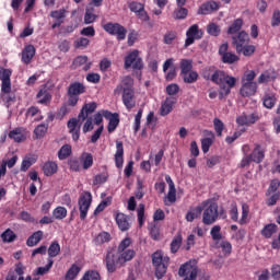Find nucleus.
Instances as JSON below:
<instances>
[{"mask_svg":"<svg viewBox=\"0 0 280 280\" xmlns=\"http://www.w3.org/2000/svg\"><path fill=\"white\" fill-rule=\"evenodd\" d=\"M265 158L266 154L264 153V150H261V144H256L254 150L249 154V159H252L253 163H261Z\"/></svg>","mask_w":280,"mask_h":280,"instance_id":"nucleus-29","label":"nucleus"},{"mask_svg":"<svg viewBox=\"0 0 280 280\" xmlns=\"http://www.w3.org/2000/svg\"><path fill=\"white\" fill-rule=\"evenodd\" d=\"M50 18L52 19L51 30H56L57 27H61L67 19V10L59 9L50 12Z\"/></svg>","mask_w":280,"mask_h":280,"instance_id":"nucleus-13","label":"nucleus"},{"mask_svg":"<svg viewBox=\"0 0 280 280\" xmlns=\"http://www.w3.org/2000/svg\"><path fill=\"white\" fill-rule=\"evenodd\" d=\"M141 117H143V109H139L135 116L133 132L137 135L141 130Z\"/></svg>","mask_w":280,"mask_h":280,"instance_id":"nucleus-53","label":"nucleus"},{"mask_svg":"<svg viewBox=\"0 0 280 280\" xmlns=\"http://www.w3.org/2000/svg\"><path fill=\"white\" fill-rule=\"evenodd\" d=\"M115 165L118 170L124 167V142L116 141Z\"/></svg>","mask_w":280,"mask_h":280,"instance_id":"nucleus-25","label":"nucleus"},{"mask_svg":"<svg viewBox=\"0 0 280 280\" xmlns=\"http://www.w3.org/2000/svg\"><path fill=\"white\" fill-rule=\"evenodd\" d=\"M280 25V10H276L271 18V27H279Z\"/></svg>","mask_w":280,"mask_h":280,"instance_id":"nucleus-64","label":"nucleus"},{"mask_svg":"<svg viewBox=\"0 0 280 280\" xmlns=\"http://www.w3.org/2000/svg\"><path fill=\"white\" fill-rule=\"evenodd\" d=\"M174 40H176V32L168 31L167 33H165L164 39H163L164 45H172Z\"/></svg>","mask_w":280,"mask_h":280,"instance_id":"nucleus-63","label":"nucleus"},{"mask_svg":"<svg viewBox=\"0 0 280 280\" xmlns=\"http://www.w3.org/2000/svg\"><path fill=\"white\" fill-rule=\"evenodd\" d=\"M130 244H132V238L130 237L124 238L118 245V248H117L118 254L122 255V253H126L128 248H130Z\"/></svg>","mask_w":280,"mask_h":280,"instance_id":"nucleus-51","label":"nucleus"},{"mask_svg":"<svg viewBox=\"0 0 280 280\" xmlns=\"http://www.w3.org/2000/svg\"><path fill=\"white\" fill-rule=\"evenodd\" d=\"M205 36V32L198 26V24H192L186 32V39L184 47L187 48L194 45L196 40H200Z\"/></svg>","mask_w":280,"mask_h":280,"instance_id":"nucleus-8","label":"nucleus"},{"mask_svg":"<svg viewBox=\"0 0 280 280\" xmlns=\"http://www.w3.org/2000/svg\"><path fill=\"white\" fill-rule=\"evenodd\" d=\"M257 83H242L240 89V95L242 97H253L257 95Z\"/></svg>","mask_w":280,"mask_h":280,"instance_id":"nucleus-21","label":"nucleus"},{"mask_svg":"<svg viewBox=\"0 0 280 280\" xmlns=\"http://www.w3.org/2000/svg\"><path fill=\"white\" fill-rule=\"evenodd\" d=\"M9 139H13L15 143H23L26 141L27 136L25 135V129L23 127H18L9 132Z\"/></svg>","mask_w":280,"mask_h":280,"instance_id":"nucleus-22","label":"nucleus"},{"mask_svg":"<svg viewBox=\"0 0 280 280\" xmlns=\"http://www.w3.org/2000/svg\"><path fill=\"white\" fill-rule=\"evenodd\" d=\"M103 30L110 36H116L117 40H126V35L128 34V30L119 23L108 22L103 25Z\"/></svg>","mask_w":280,"mask_h":280,"instance_id":"nucleus-6","label":"nucleus"},{"mask_svg":"<svg viewBox=\"0 0 280 280\" xmlns=\"http://www.w3.org/2000/svg\"><path fill=\"white\" fill-rule=\"evenodd\" d=\"M255 45H245L242 50H236L237 54H243V56H253L255 54Z\"/></svg>","mask_w":280,"mask_h":280,"instance_id":"nucleus-59","label":"nucleus"},{"mask_svg":"<svg viewBox=\"0 0 280 280\" xmlns=\"http://www.w3.org/2000/svg\"><path fill=\"white\" fill-rule=\"evenodd\" d=\"M248 213H250V208L248 207V203L242 205V218L238 221V224L244 225L248 224Z\"/></svg>","mask_w":280,"mask_h":280,"instance_id":"nucleus-50","label":"nucleus"},{"mask_svg":"<svg viewBox=\"0 0 280 280\" xmlns=\"http://www.w3.org/2000/svg\"><path fill=\"white\" fill-rule=\"evenodd\" d=\"M81 280H102V276H100V272L95 270H89L85 271Z\"/></svg>","mask_w":280,"mask_h":280,"instance_id":"nucleus-55","label":"nucleus"},{"mask_svg":"<svg viewBox=\"0 0 280 280\" xmlns=\"http://www.w3.org/2000/svg\"><path fill=\"white\" fill-rule=\"evenodd\" d=\"M213 126L217 132V137H222V132L224 131V122L220 118H214Z\"/></svg>","mask_w":280,"mask_h":280,"instance_id":"nucleus-56","label":"nucleus"},{"mask_svg":"<svg viewBox=\"0 0 280 280\" xmlns=\"http://www.w3.org/2000/svg\"><path fill=\"white\" fill-rule=\"evenodd\" d=\"M278 230L279 228L277 226V224L269 223L262 228V230L260 231V235H262L265 240H270V237H272V235H275Z\"/></svg>","mask_w":280,"mask_h":280,"instance_id":"nucleus-31","label":"nucleus"},{"mask_svg":"<svg viewBox=\"0 0 280 280\" xmlns=\"http://www.w3.org/2000/svg\"><path fill=\"white\" fill-rule=\"evenodd\" d=\"M279 187H280L279 179L271 180V183L266 191V196H272V194H279V191H278Z\"/></svg>","mask_w":280,"mask_h":280,"instance_id":"nucleus-54","label":"nucleus"},{"mask_svg":"<svg viewBox=\"0 0 280 280\" xmlns=\"http://www.w3.org/2000/svg\"><path fill=\"white\" fill-rule=\"evenodd\" d=\"M34 56H36V48L34 47V45H26L22 50V62L24 65H30V62H32V60L34 59Z\"/></svg>","mask_w":280,"mask_h":280,"instance_id":"nucleus-23","label":"nucleus"},{"mask_svg":"<svg viewBox=\"0 0 280 280\" xmlns=\"http://www.w3.org/2000/svg\"><path fill=\"white\" fill-rule=\"evenodd\" d=\"M103 116L105 119H108V126H107V131L115 132L117 130V126H119V114L117 113H110L109 110H104Z\"/></svg>","mask_w":280,"mask_h":280,"instance_id":"nucleus-16","label":"nucleus"},{"mask_svg":"<svg viewBox=\"0 0 280 280\" xmlns=\"http://www.w3.org/2000/svg\"><path fill=\"white\" fill-rule=\"evenodd\" d=\"M47 130H49V125L40 124L34 129V135L36 139H43L45 135H47Z\"/></svg>","mask_w":280,"mask_h":280,"instance_id":"nucleus-46","label":"nucleus"},{"mask_svg":"<svg viewBox=\"0 0 280 280\" xmlns=\"http://www.w3.org/2000/svg\"><path fill=\"white\" fill-rule=\"evenodd\" d=\"M163 71L164 73H166L165 75L166 82H172V80L176 79V68L174 67V58H168L164 61Z\"/></svg>","mask_w":280,"mask_h":280,"instance_id":"nucleus-18","label":"nucleus"},{"mask_svg":"<svg viewBox=\"0 0 280 280\" xmlns=\"http://www.w3.org/2000/svg\"><path fill=\"white\" fill-rule=\"evenodd\" d=\"M55 220H65L67 218V208L59 206L52 211Z\"/></svg>","mask_w":280,"mask_h":280,"instance_id":"nucleus-52","label":"nucleus"},{"mask_svg":"<svg viewBox=\"0 0 280 280\" xmlns=\"http://www.w3.org/2000/svg\"><path fill=\"white\" fill-rule=\"evenodd\" d=\"M180 91V86L176 83H171L166 86V94L171 97H174V95H177V93Z\"/></svg>","mask_w":280,"mask_h":280,"instance_id":"nucleus-60","label":"nucleus"},{"mask_svg":"<svg viewBox=\"0 0 280 280\" xmlns=\"http://www.w3.org/2000/svg\"><path fill=\"white\" fill-rule=\"evenodd\" d=\"M80 163L82 165V170H91V167H93V154L89 152H83L80 155Z\"/></svg>","mask_w":280,"mask_h":280,"instance_id":"nucleus-30","label":"nucleus"},{"mask_svg":"<svg viewBox=\"0 0 280 280\" xmlns=\"http://www.w3.org/2000/svg\"><path fill=\"white\" fill-rule=\"evenodd\" d=\"M68 165H69L71 172H81V170H82V164H81L80 160H78V159L69 160Z\"/></svg>","mask_w":280,"mask_h":280,"instance_id":"nucleus-58","label":"nucleus"},{"mask_svg":"<svg viewBox=\"0 0 280 280\" xmlns=\"http://www.w3.org/2000/svg\"><path fill=\"white\" fill-rule=\"evenodd\" d=\"M219 217H220V212L218 211V202H211L203 210L202 222L206 226H211V224H215Z\"/></svg>","mask_w":280,"mask_h":280,"instance_id":"nucleus-5","label":"nucleus"},{"mask_svg":"<svg viewBox=\"0 0 280 280\" xmlns=\"http://www.w3.org/2000/svg\"><path fill=\"white\" fill-rule=\"evenodd\" d=\"M137 255L135 249H128L122 254H117L113 247L107 248L103 258V264L106 266V270L109 275L117 272V268H124L128 261H132Z\"/></svg>","mask_w":280,"mask_h":280,"instance_id":"nucleus-1","label":"nucleus"},{"mask_svg":"<svg viewBox=\"0 0 280 280\" xmlns=\"http://www.w3.org/2000/svg\"><path fill=\"white\" fill-rule=\"evenodd\" d=\"M276 105H277V96L275 94L267 93L264 95L262 106H265V108L272 110V108H275Z\"/></svg>","mask_w":280,"mask_h":280,"instance_id":"nucleus-34","label":"nucleus"},{"mask_svg":"<svg viewBox=\"0 0 280 280\" xmlns=\"http://www.w3.org/2000/svg\"><path fill=\"white\" fill-rule=\"evenodd\" d=\"M183 245V235L177 234L173 241L171 242V253L176 255L178 250H180V246Z\"/></svg>","mask_w":280,"mask_h":280,"instance_id":"nucleus-39","label":"nucleus"},{"mask_svg":"<svg viewBox=\"0 0 280 280\" xmlns=\"http://www.w3.org/2000/svg\"><path fill=\"white\" fill-rule=\"evenodd\" d=\"M71 154H72L71 144H63L58 151V159L59 161H65L66 159H69Z\"/></svg>","mask_w":280,"mask_h":280,"instance_id":"nucleus-40","label":"nucleus"},{"mask_svg":"<svg viewBox=\"0 0 280 280\" xmlns=\"http://www.w3.org/2000/svg\"><path fill=\"white\" fill-rule=\"evenodd\" d=\"M2 242L4 244H11V242H14L16 240V234L11 229H7L1 235H0Z\"/></svg>","mask_w":280,"mask_h":280,"instance_id":"nucleus-42","label":"nucleus"},{"mask_svg":"<svg viewBox=\"0 0 280 280\" xmlns=\"http://www.w3.org/2000/svg\"><path fill=\"white\" fill-rule=\"evenodd\" d=\"M210 80L219 86V100L229 97V95H231V89L237 84V79H235V77H231L226 74V72L215 69Z\"/></svg>","mask_w":280,"mask_h":280,"instance_id":"nucleus-2","label":"nucleus"},{"mask_svg":"<svg viewBox=\"0 0 280 280\" xmlns=\"http://www.w3.org/2000/svg\"><path fill=\"white\" fill-rule=\"evenodd\" d=\"M89 45H91V40L86 37H79L73 43L74 49H86Z\"/></svg>","mask_w":280,"mask_h":280,"instance_id":"nucleus-49","label":"nucleus"},{"mask_svg":"<svg viewBox=\"0 0 280 280\" xmlns=\"http://www.w3.org/2000/svg\"><path fill=\"white\" fill-rule=\"evenodd\" d=\"M219 56H221V60L224 65H235V62H240V56L229 51V44H222L219 47Z\"/></svg>","mask_w":280,"mask_h":280,"instance_id":"nucleus-10","label":"nucleus"},{"mask_svg":"<svg viewBox=\"0 0 280 280\" xmlns=\"http://www.w3.org/2000/svg\"><path fill=\"white\" fill-rule=\"evenodd\" d=\"M47 261L48 262L45 267H38L33 275L40 276V277H43V275H47V272H49L54 267V259L48 258Z\"/></svg>","mask_w":280,"mask_h":280,"instance_id":"nucleus-44","label":"nucleus"},{"mask_svg":"<svg viewBox=\"0 0 280 280\" xmlns=\"http://www.w3.org/2000/svg\"><path fill=\"white\" fill-rule=\"evenodd\" d=\"M34 163H36V160L33 158H26L22 161L20 171L21 172H27V170H30V167H32L34 165Z\"/></svg>","mask_w":280,"mask_h":280,"instance_id":"nucleus-57","label":"nucleus"},{"mask_svg":"<svg viewBox=\"0 0 280 280\" xmlns=\"http://www.w3.org/2000/svg\"><path fill=\"white\" fill-rule=\"evenodd\" d=\"M188 14H189V10H187L186 8H183V7H177L174 10L172 16H173V19H175V21H183V20L187 19Z\"/></svg>","mask_w":280,"mask_h":280,"instance_id":"nucleus-37","label":"nucleus"},{"mask_svg":"<svg viewBox=\"0 0 280 280\" xmlns=\"http://www.w3.org/2000/svg\"><path fill=\"white\" fill-rule=\"evenodd\" d=\"M125 69H133V71H141L143 69V59L139 57V50H132L125 57Z\"/></svg>","mask_w":280,"mask_h":280,"instance_id":"nucleus-7","label":"nucleus"},{"mask_svg":"<svg viewBox=\"0 0 280 280\" xmlns=\"http://www.w3.org/2000/svg\"><path fill=\"white\" fill-rule=\"evenodd\" d=\"M60 255V243L55 241L48 247V259H54V257H58Z\"/></svg>","mask_w":280,"mask_h":280,"instance_id":"nucleus-41","label":"nucleus"},{"mask_svg":"<svg viewBox=\"0 0 280 280\" xmlns=\"http://www.w3.org/2000/svg\"><path fill=\"white\" fill-rule=\"evenodd\" d=\"M244 26V20L242 18H238L234 20V22L229 26L228 34H237Z\"/></svg>","mask_w":280,"mask_h":280,"instance_id":"nucleus-38","label":"nucleus"},{"mask_svg":"<svg viewBox=\"0 0 280 280\" xmlns=\"http://www.w3.org/2000/svg\"><path fill=\"white\" fill-rule=\"evenodd\" d=\"M122 104L127 110H130L137 106V101L135 100V90H124Z\"/></svg>","mask_w":280,"mask_h":280,"instance_id":"nucleus-19","label":"nucleus"},{"mask_svg":"<svg viewBox=\"0 0 280 280\" xmlns=\"http://www.w3.org/2000/svg\"><path fill=\"white\" fill-rule=\"evenodd\" d=\"M152 264L155 270V278L161 280L167 275V268H170V257L163 256V252H154L151 256Z\"/></svg>","mask_w":280,"mask_h":280,"instance_id":"nucleus-3","label":"nucleus"},{"mask_svg":"<svg viewBox=\"0 0 280 280\" xmlns=\"http://www.w3.org/2000/svg\"><path fill=\"white\" fill-rule=\"evenodd\" d=\"M178 275L184 280H196L198 279V267L191 265V262H185L179 267Z\"/></svg>","mask_w":280,"mask_h":280,"instance_id":"nucleus-11","label":"nucleus"},{"mask_svg":"<svg viewBox=\"0 0 280 280\" xmlns=\"http://www.w3.org/2000/svg\"><path fill=\"white\" fill-rule=\"evenodd\" d=\"M68 106H78V102H80V95H84L86 93V85L81 82H72L68 86Z\"/></svg>","mask_w":280,"mask_h":280,"instance_id":"nucleus-4","label":"nucleus"},{"mask_svg":"<svg viewBox=\"0 0 280 280\" xmlns=\"http://www.w3.org/2000/svg\"><path fill=\"white\" fill-rule=\"evenodd\" d=\"M12 73L4 72L3 78L1 80V93H4V95H9L12 91Z\"/></svg>","mask_w":280,"mask_h":280,"instance_id":"nucleus-27","label":"nucleus"},{"mask_svg":"<svg viewBox=\"0 0 280 280\" xmlns=\"http://www.w3.org/2000/svg\"><path fill=\"white\" fill-rule=\"evenodd\" d=\"M182 78L186 84H194L198 81V72L190 70V72L182 74Z\"/></svg>","mask_w":280,"mask_h":280,"instance_id":"nucleus-48","label":"nucleus"},{"mask_svg":"<svg viewBox=\"0 0 280 280\" xmlns=\"http://www.w3.org/2000/svg\"><path fill=\"white\" fill-rule=\"evenodd\" d=\"M135 82L132 81V78L130 77H124V79L121 80V84H118L116 86V89L114 90L115 95H119V93H124V91L129 90V91H133L132 86H133Z\"/></svg>","mask_w":280,"mask_h":280,"instance_id":"nucleus-26","label":"nucleus"},{"mask_svg":"<svg viewBox=\"0 0 280 280\" xmlns=\"http://www.w3.org/2000/svg\"><path fill=\"white\" fill-rule=\"evenodd\" d=\"M43 172L46 176H54V174L58 173V163L54 161H47L43 165Z\"/></svg>","mask_w":280,"mask_h":280,"instance_id":"nucleus-33","label":"nucleus"},{"mask_svg":"<svg viewBox=\"0 0 280 280\" xmlns=\"http://www.w3.org/2000/svg\"><path fill=\"white\" fill-rule=\"evenodd\" d=\"M109 240H110V234L108 232H102L96 236L95 242L96 244L101 245V244H106Z\"/></svg>","mask_w":280,"mask_h":280,"instance_id":"nucleus-61","label":"nucleus"},{"mask_svg":"<svg viewBox=\"0 0 280 280\" xmlns=\"http://www.w3.org/2000/svg\"><path fill=\"white\" fill-rule=\"evenodd\" d=\"M43 231L38 230L36 232H34L26 241V246H28L30 248H33V246H37L40 241L43 240Z\"/></svg>","mask_w":280,"mask_h":280,"instance_id":"nucleus-32","label":"nucleus"},{"mask_svg":"<svg viewBox=\"0 0 280 280\" xmlns=\"http://www.w3.org/2000/svg\"><path fill=\"white\" fill-rule=\"evenodd\" d=\"M210 235L213 242L218 244L220 240H222V226L220 225L212 226V229L210 230Z\"/></svg>","mask_w":280,"mask_h":280,"instance_id":"nucleus-47","label":"nucleus"},{"mask_svg":"<svg viewBox=\"0 0 280 280\" xmlns=\"http://www.w3.org/2000/svg\"><path fill=\"white\" fill-rule=\"evenodd\" d=\"M179 68H180V75H184L185 73H189L191 69H194V60L182 59L179 61Z\"/></svg>","mask_w":280,"mask_h":280,"instance_id":"nucleus-36","label":"nucleus"},{"mask_svg":"<svg viewBox=\"0 0 280 280\" xmlns=\"http://www.w3.org/2000/svg\"><path fill=\"white\" fill-rule=\"evenodd\" d=\"M178 102V98L174 96H168L165 98V101L162 103L160 108V115L162 117H167L172 110H174V106H176V103Z\"/></svg>","mask_w":280,"mask_h":280,"instance_id":"nucleus-15","label":"nucleus"},{"mask_svg":"<svg viewBox=\"0 0 280 280\" xmlns=\"http://www.w3.org/2000/svg\"><path fill=\"white\" fill-rule=\"evenodd\" d=\"M80 267L73 264L65 275V280H74L80 275Z\"/></svg>","mask_w":280,"mask_h":280,"instance_id":"nucleus-43","label":"nucleus"},{"mask_svg":"<svg viewBox=\"0 0 280 280\" xmlns=\"http://www.w3.org/2000/svg\"><path fill=\"white\" fill-rule=\"evenodd\" d=\"M259 119V115L257 113L246 114L242 113L240 116L236 117V124L237 126H253L254 124H257V120Z\"/></svg>","mask_w":280,"mask_h":280,"instance_id":"nucleus-14","label":"nucleus"},{"mask_svg":"<svg viewBox=\"0 0 280 280\" xmlns=\"http://www.w3.org/2000/svg\"><path fill=\"white\" fill-rule=\"evenodd\" d=\"M207 32L210 36H220V27L218 26V24L215 23H210L208 26H207Z\"/></svg>","mask_w":280,"mask_h":280,"instance_id":"nucleus-62","label":"nucleus"},{"mask_svg":"<svg viewBox=\"0 0 280 280\" xmlns=\"http://www.w3.org/2000/svg\"><path fill=\"white\" fill-rule=\"evenodd\" d=\"M200 215H202V207L198 206L196 208H191L186 213V221L194 222L195 220H197V218H200Z\"/></svg>","mask_w":280,"mask_h":280,"instance_id":"nucleus-35","label":"nucleus"},{"mask_svg":"<svg viewBox=\"0 0 280 280\" xmlns=\"http://www.w3.org/2000/svg\"><path fill=\"white\" fill-rule=\"evenodd\" d=\"M36 97L38 98V104H44L45 106L51 104V93L47 88H43L37 92Z\"/></svg>","mask_w":280,"mask_h":280,"instance_id":"nucleus-28","label":"nucleus"},{"mask_svg":"<svg viewBox=\"0 0 280 280\" xmlns=\"http://www.w3.org/2000/svg\"><path fill=\"white\" fill-rule=\"evenodd\" d=\"M91 202H93V195L89 191H84L78 201L80 219L86 220V215L89 214V209H91Z\"/></svg>","mask_w":280,"mask_h":280,"instance_id":"nucleus-9","label":"nucleus"},{"mask_svg":"<svg viewBox=\"0 0 280 280\" xmlns=\"http://www.w3.org/2000/svg\"><path fill=\"white\" fill-rule=\"evenodd\" d=\"M220 10V4L213 0H210L200 5L198 10V14H213V12H218Z\"/></svg>","mask_w":280,"mask_h":280,"instance_id":"nucleus-20","label":"nucleus"},{"mask_svg":"<svg viewBox=\"0 0 280 280\" xmlns=\"http://www.w3.org/2000/svg\"><path fill=\"white\" fill-rule=\"evenodd\" d=\"M96 109H97V103L95 102L85 103L81 108V112L79 113L78 118L84 121L86 120V117H89V115H91L92 113H95Z\"/></svg>","mask_w":280,"mask_h":280,"instance_id":"nucleus-24","label":"nucleus"},{"mask_svg":"<svg viewBox=\"0 0 280 280\" xmlns=\"http://www.w3.org/2000/svg\"><path fill=\"white\" fill-rule=\"evenodd\" d=\"M255 78H257V73L254 70H247L244 75L242 77V83H249V84H257L255 82Z\"/></svg>","mask_w":280,"mask_h":280,"instance_id":"nucleus-45","label":"nucleus"},{"mask_svg":"<svg viewBox=\"0 0 280 280\" xmlns=\"http://www.w3.org/2000/svg\"><path fill=\"white\" fill-rule=\"evenodd\" d=\"M115 220L119 231H130V217H128V214L116 212Z\"/></svg>","mask_w":280,"mask_h":280,"instance_id":"nucleus-17","label":"nucleus"},{"mask_svg":"<svg viewBox=\"0 0 280 280\" xmlns=\"http://www.w3.org/2000/svg\"><path fill=\"white\" fill-rule=\"evenodd\" d=\"M249 43L250 36L248 33H246V31H241L237 35L232 37V44L234 45L236 51H242V49L246 47V45H249Z\"/></svg>","mask_w":280,"mask_h":280,"instance_id":"nucleus-12","label":"nucleus"}]
</instances>
